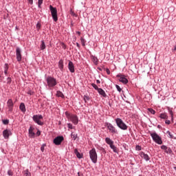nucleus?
<instances>
[{
  "label": "nucleus",
  "instance_id": "obj_1",
  "mask_svg": "<svg viewBox=\"0 0 176 176\" xmlns=\"http://www.w3.org/2000/svg\"><path fill=\"white\" fill-rule=\"evenodd\" d=\"M45 80L49 89H53L54 86L57 85V80L54 77L47 76Z\"/></svg>",
  "mask_w": 176,
  "mask_h": 176
},
{
  "label": "nucleus",
  "instance_id": "obj_2",
  "mask_svg": "<svg viewBox=\"0 0 176 176\" xmlns=\"http://www.w3.org/2000/svg\"><path fill=\"white\" fill-rule=\"evenodd\" d=\"M150 135L155 144H158V145H162V144H163L162 137H160L156 132H150Z\"/></svg>",
  "mask_w": 176,
  "mask_h": 176
},
{
  "label": "nucleus",
  "instance_id": "obj_3",
  "mask_svg": "<svg viewBox=\"0 0 176 176\" xmlns=\"http://www.w3.org/2000/svg\"><path fill=\"white\" fill-rule=\"evenodd\" d=\"M89 157L94 164L97 163V159H98V155H97V151H96V148H92L91 150L89 151Z\"/></svg>",
  "mask_w": 176,
  "mask_h": 176
},
{
  "label": "nucleus",
  "instance_id": "obj_4",
  "mask_svg": "<svg viewBox=\"0 0 176 176\" xmlns=\"http://www.w3.org/2000/svg\"><path fill=\"white\" fill-rule=\"evenodd\" d=\"M116 123L121 130H127L128 127L127 125L123 122L121 118H116Z\"/></svg>",
  "mask_w": 176,
  "mask_h": 176
},
{
  "label": "nucleus",
  "instance_id": "obj_5",
  "mask_svg": "<svg viewBox=\"0 0 176 176\" xmlns=\"http://www.w3.org/2000/svg\"><path fill=\"white\" fill-rule=\"evenodd\" d=\"M50 10L51 12V14L52 16V19L54 21H57L58 20V17L57 16V9L53 7L52 5L50 6Z\"/></svg>",
  "mask_w": 176,
  "mask_h": 176
},
{
  "label": "nucleus",
  "instance_id": "obj_6",
  "mask_svg": "<svg viewBox=\"0 0 176 176\" xmlns=\"http://www.w3.org/2000/svg\"><path fill=\"white\" fill-rule=\"evenodd\" d=\"M32 119L35 123L38 124V126H43V122L41 121V119H43L42 115H34L33 116Z\"/></svg>",
  "mask_w": 176,
  "mask_h": 176
},
{
  "label": "nucleus",
  "instance_id": "obj_7",
  "mask_svg": "<svg viewBox=\"0 0 176 176\" xmlns=\"http://www.w3.org/2000/svg\"><path fill=\"white\" fill-rule=\"evenodd\" d=\"M66 115H67L68 119H69V120L71 122H72V123H74V124H78V123L79 122L78 116L74 115V114H68L67 113H66Z\"/></svg>",
  "mask_w": 176,
  "mask_h": 176
},
{
  "label": "nucleus",
  "instance_id": "obj_8",
  "mask_svg": "<svg viewBox=\"0 0 176 176\" xmlns=\"http://www.w3.org/2000/svg\"><path fill=\"white\" fill-rule=\"evenodd\" d=\"M117 78H120L119 80L121 82V83H123L124 85H127L129 83V80L126 78V76L119 74H117Z\"/></svg>",
  "mask_w": 176,
  "mask_h": 176
},
{
  "label": "nucleus",
  "instance_id": "obj_9",
  "mask_svg": "<svg viewBox=\"0 0 176 176\" xmlns=\"http://www.w3.org/2000/svg\"><path fill=\"white\" fill-rule=\"evenodd\" d=\"M107 127L109 129L110 133H112V134H118V130L116 128H115V126H113V125H112V124L107 123Z\"/></svg>",
  "mask_w": 176,
  "mask_h": 176
},
{
  "label": "nucleus",
  "instance_id": "obj_10",
  "mask_svg": "<svg viewBox=\"0 0 176 176\" xmlns=\"http://www.w3.org/2000/svg\"><path fill=\"white\" fill-rule=\"evenodd\" d=\"M16 60L20 63L21 61L22 56H21V49L19 47L16 48Z\"/></svg>",
  "mask_w": 176,
  "mask_h": 176
},
{
  "label": "nucleus",
  "instance_id": "obj_11",
  "mask_svg": "<svg viewBox=\"0 0 176 176\" xmlns=\"http://www.w3.org/2000/svg\"><path fill=\"white\" fill-rule=\"evenodd\" d=\"M63 140H64L63 136H57L54 139L53 142H54V144H55V145H61V143L63 142Z\"/></svg>",
  "mask_w": 176,
  "mask_h": 176
},
{
  "label": "nucleus",
  "instance_id": "obj_12",
  "mask_svg": "<svg viewBox=\"0 0 176 176\" xmlns=\"http://www.w3.org/2000/svg\"><path fill=\"white\" fill-rule=\"evenodd\" d=\"M10 135H12V131L10 129H5L3 131V137L5 140H9Z\"/></svg>",
  "mask_w": 176,
  "mask_h": 176
},
{
  "label": "nucleus",
  "instance_id": "obj_13",
  "mask_svg": "<svg viewBox=\"0 0 176 176\" xmlns=\"http://www.w3.org/2000/svg\"><path fill=\"white\" fill-rule=\"evenodd\" d=\"M7 105L8 107V111L12 112L13 111V100L12 99H9L7 102Z\"/></svg>",
  "mask_w": 176,
  "mask_h": 176
},
{
  "label": "nucleus",
  "instance_id": "obj_14",
  "mask_svg": "<svg viewBox=\"0 0 176 176\" xmlns=\"http://www.w3.org/2000/svg\"><path fill=\"white\" fill-rule=\"evenodd\" d=\"M68 69L72 74L75 72V66L74 65V63H72L71 60L68 63Z\"/></svg>",
  "mask_w": 176,
  "mask_h": 176
},
{
  "label": "nucleus",
  "instance_id": "obj_15",
  "mask_svg": "<svg viewBox=\"0 0 176 176\" xmlns=\"http://www.w3.org/2000/svg\"><path fill=\"white\" fill-rule=\"evenodd\" d=\"M140 157L142 159H144V160H146V162H149V160H151V157H149V155H148V154H145V153H144V152L140 153Z\"/></svg>",
  "mask_w": 176,
  "mask_h": 176
},
{
  "label": "nucleus",
  "instance_id": "obj_16",
  "mask_svg": "<svg viewBox=\"0 0 176 176\" xmlns=\"http://www.w3.org/2000/svg\"><path fill=\"white\" fill-rule=\"evenodd\" d=\"M58 68L62 72L64 71V60L63 59L58 61Z\"/></svg>",
  "mask_w": 176,
  "mask_h": 176
},
{
  "label": "nucleus",
  "instance_id": "obj_17",
  "mask_svg": "<svg viewBox=\"0 0 176 176\" xmlns=\"http://www.w3.org/2000/svg\"><path fill=\"white\" fill-rule=\"evenodd\" d=\"M98 93L100 94V96L104 97V98H107V94L105 93V91H104V89L102 88H99Z\"/></svg>",
  "mask_w": 176,
  "mask_h": 176
},
{
  "label": "nucleus",
  "instance_id": "obj_18",
  "mask_svg": "<svg viewBox=\"0 0 176 176\" xmlns=\"http://www.w3.org/2000/svg\"><path fill=\"white\" fill-rule=\"evenodd\" d=\"M34 129L32 126L29 128V135L30 137L34 138L35 137V133L34 132Z\"/></svg>",
  "mask_w": 176,
  "mask_h": 176
},
{
  "label": "nucleus",
  "instance_id": "obj_19",
  "mask_svg": "<svg viewBox=\"0 0 176 176\" xmlns=\"http://www.w3.org/2000/svg\"><path fill=\"white\" fill-rule=\"evenodd\" d=\"M105 142L107 143V144L109 145V146H111L113 144V141L111 140V138H105Z\"/></svg>",
  "mask_w": 176,
  "mask_h": 176
},
{
  "label": "nucleus",
  "instance_id": "obj_20",
  "mask_svg": "<svg viewBox=\"0 0 176 176\" xmlns=\"http://www.w3.org/2000/svg\"><path fill=\"white\" fill-rule=\"evenodd\" d=\"M19 109L21 111V112H25V104H24V103H21Z\"/></svg>",
  "mask_w": 176,
  "mask_h": 176
},
{
  "label": "nucleus",
  "instance_id": "obj_21",
  "mask_svg": "<svg viewBox=\"0 0 176 176\" xmlns=\"http://www.w3.org/2000/svg\"><path fill=\"white\" fill-rule=\"evenodd\" d=\"M74 153L78 159H82V154L79 153V151L76 148L74 150Z\"/></svg>",
  "mask_w": 176,
  "mask_h": 176
},
{
  "label": "nucleus",
  "instance_id": "obj_22",
  "mask_svg": "<svg viewBox=\"0 0 176 176\" xmlns=\"http://www.w3.org/2000/svg\"><path fill=\"white\" fill-rule=\"evenodd\" d=\"M40 49H41V50H45L46 49V45L45 44L44 41H41V44L40 45Z\"/></svg>",
  "mask_w": 176,
  "mask_h": 176
},
{
  "label": "nucleus",
  "instance_id": "obj_23",
  "mask_svg": "<svg viewBox=\"0 0 176 176\" xmlns=\"http://www.w3.org/2000/svg\"><path fill=\"white\" fill-rule=\"evenodd\" d=\"M166 134L168 135V137L169 138H172L173 140H176V138L174 137V135H173V133H171V132H170V131H166Z\"/></svg>",
  "mask_w": 176,
  "mask_h": 176
},
{
  "label": "nucleus",
  "instance_id": "obj_24",
  "mask_svg": "<svg viewBox=\"0 0 176 176\" xmlns=\"http://www.w3.org/2000/svg\"><path fill=\"white\" fill-rule=\"evenodd\" d=\"M110 148L113 150L114 153H118V148L115 145H113V144L110 146Z\"/></svg>",
  "mask_w": 176,
  "mask_h": 176
},
{
  "label": "nucleus",
  "instance_id": "obj_25",
  "mask_svg": "<svg viewBox=\"0 0 176 176\" xmlns=\"http://www.w3.org/2000/svg\"><path fill=\"white\" fill-rule=\"evenodd\" d=\"M168 111L170 115L171 120H174V113L173 112V110L168 107Z\"/></svg>",
  "mask_w": 176,
  "mask_h": 176
},
{
  "label": "nucleus",
  "instance_id": "obj_26",
  "mask_svg": "<svg viewBox=\"0 0 176 176\" xmlns=\"http://www.w3.org/2000/svg\"><path fill=\"white\" fill-rule=\"evenodd\" d=\"M56 96H57V97H60L61 98H64V94H63V92H61V91H57Z\"/></svg>",
  "mask_w": 176,
  "mask_h": 176
},
{
  "label": "nucleus",
  "instance_id": "obj_27",
  "mask_svg": "<svg viewBox=\"0 0 176 176\" xmlns=\"http://www.w3.org/2000/svg\"><path fill=\"white\" fill-rule=\"evenodd\" d=\"M160 118L161 119H168V116H167V114H166V113H161L160 115Z\"/></svg>",
  "mask_w": 176,
  "mask_h": 176
},
{
  "label": "nucleus",
  "instance_id": "obj_28",
  "mask_svg": "<svg viewBox=\"0 0 176 176\" xmlns=\"http://www.w3.org/2000/svg\"><path fill=\"white\" fill-rule=\"evenodd\" d=\"M71 138H72V140H74V141H75V140L78 138V134H76L75 133L72 132Z\"/></svg>",
  "mask_w": 176,
  "mask_h": 176
},
{
  "label": "nucleus",
  "instance_id": "obj_29",
  "mask_svg": "<svg viewBox=\"0 0 176 176\" xmlns=\"http://www.w3.org/2000/svg\"><path fill=\"white\" fill-rule=\"evenodd\" d=\"M166 153H173V150H171V148L167 147L165 150Z\"/></svg>",
  "mask_w": 176,
  "mask_h": 176
},
{
  "label": "nucleus",
  "instance_id": "obj_30",
  "mask_svg": "<svg viewBox=\"0 0 176 176\" xmlns=\"http://www.w3.org/2000/svg\"><path fill=\"white\" fill-rule=\"evenodd\" d=\"M80 42L82 46H86V40H85V38L81 37Z\"/></svg>",
  "mask_w": 176,
  "mask_h": 176
},
{
  "label": "nucleus",
  "instance_id": "obj_31",
  "mask_svg": "<svg viewBox=\"0 0 176 176\" xmlns=\"http://www.w3.org/2000/svg\"><path fill=\"white\" fill-rule=\"evenodd\" d=\"M93 61H94V63L95 64V65H97V64H98V59L97 58V57H94Z\"/></svg>",
  "mask_w": 176,
  "mask_h": 176
},
{
  "label": "nucleus",
  "instance_id": "obj_32",
  "mask_svg": "<svg viewBox=\"0 0 176 176\" xmlns=\"http://www.w3.org/2000/svg\"><path fill=\"white\" fill-rule=\"evenodd\" d=\"M92 87H94V89H95V90H97V91L100 89V88H98V87L97 86V85L92 83L91 84Z\"/></svg>",
  "mask_w": 176,
  "mask_h": 176
},
{
  "label": "nucleus",
  "instance_id": "obj_33",
  "mask_svg": "<svg viewBox=\"0 0 176 176\" xmlns=\"http://www.w3.org/2000/svg\"><path fill=\"white\" fill-rule=\"evenodd\" d=\"M42 3H43V0H38V8H41Z\"/></svg>",
  "mask_w": 176,
  "mask_h": 176
},
{
  "label": "nucleus",
  "instance_id": "obj_34",
  "mask_svg": "<svg viewBox=\"0 0 176 176\" xmlns=\"http://www.w3.org/2000/svg\"><path fill=\"white\" fill-rule=\"evenodd\" d=\"M4 68H5L4 74H5V75H7V74H8V64H6V65H5Z\"/></svg>",
  "mask_w": 176,
  "mask_h": 176
},
{
  "label": "nucleus",
  "instance_id": "obj_35",
  "mask_svg": "<svg viewBox=\"0 0 176 176\" xmlns=\"http://www.w3.org/2000/svg\"><path fill=\"white\" fill-rule=\"evenodd\" d=\"M2 123L4 124H9V120L6 119V120H2Z\"/></svg>",
  "mask_w": 176,
  "mask_h": 176
},
{
  "label": "nucleus",
  "instance_id": "obj_36",
  "mask_svg": "<svg viewBox=\"0 0 176 176\" xmlns=\"http://www.w3.org/2000/svg\"><path fill=\"white\" fill-rule=\"evenodd\" d=\"M89 100H90V97L85 95L84 96V101H85V102H86V101H89Z\"/></svg>",
  "mask_w": 176,
  "mask_h": 176
},
{
  "label": "nucleus",
  "instance_id": "obj_37",
  "mask_svg": "<svg viewBox=\"0 0 176 176\" xmlns=\"http://www.w3.org/2000/svg\"><path fill=\"white\" fill-rule=\"evenodd\" d=\"M148 111H150L152 115H155V113H156V111H155L153 109H148Z\"/></svg>",
  "mask_w": 176,
  "mask_h": 176
},
{
  "label": "nucleus",
  "instance_id": "obj_38",
  "mask_svg": "<svg viewBox=\"0 0 176 176\" xmlns=\"http://www.w3.org/2000/svg\"><path fill=\"white\" fill-rule=\"evenodd\" d=\"M25 176H31V173H30V171H28V169L25 170Z\"/></svg>",
  "mask_w": 176,
  "mask_h": 176
},
{
  "label": "nucleus",
  "instance_id": "obj_39",
  "mask_svg": "<svg viewBox=\"0 0 176 176\" xmlns=\"http://www.w3.org/2000/svg\"><path fill=\"white\" fill-rule=\"evenodd\" d=\"M116 87L118 90V91H119L120 93V91H122V88H120V86L116 85Z\"/></svg>",
  "mask_w": 176,
  "mask_h": 176
},
{
  "label": "nucleus",
  "instance_id": "obj_40",
  "mask_svg": "<svg viewBox=\"0 0 176 176\" xmlns=\"http://www.w3.org/2000/svg\"><path fill=\"white\" fill-rule=\"evenodd\" d=\"M7 83H8L9 85H10V83H12V78L10 77H8L7 78Z\"/></svg>",
  "mask_w": 176,
  "mask_h": 176
},
{
  "label": "nucleus",
  "instance_id": "obj_41",
  "mask_svg": "<svg viewBox=\"0 0 176 176\" xmlns=\"http://www.w3.org/2000/svg\"><path fill=\"white\" fill-rule=\"evenodd\" d=\"M67 126H68V129H70L71 130H72V129H74V126H72V124H71V123L67 124Z\"/></svg>",
  "mask_w": 176,
  "mask_h": 176
},
{
  "label": "nucleus",
  "instance_id": "obj_42",
  "mask_svg": "<svg viewBox=\"0 0 176 176\" xmlns=\"http://www.w3.org/2000/svg\"><path fill=\"white\" fill-rule=\"evenodd\" d=\"M8 175H10V176L13 175V172L12 171V170H8Z\"/></svg>",
  "mask_w": 176,
  "mask_h": 176
},
{
  "label": "nucleus",
  "instance_id": "obj_43",
  "mask_svg": "<svg viewBox=\"0 0 176 176\" xmlns=\"http://www.w3.org/2000/svg\"><path fill=\"white\" fill-rule=\"evenodd\" d=\"M161 149H162L163 151H166V149H167V146L166 145L161 146Z\"/></svg>",
  "mask_w": 176,
  "mask_h": 176
},
{
  "label": "nucleus",
  "instance_id": "obj_44",
  "mask_svg": "<svg viewBox=\"0 0 176 176\" xmlns=\"http://www.w3.org/2000/svg\"><path fill=\"white\" fill-rule=\"evenodd\" d=\"M106 72L107 75H111V71L109 70V69H106Z\"/></svg>",
  "mask_w": 176,
  "mask_h": 176
},
{
  "label": "nucleus",
  "instance_id": "obj_45",
  "mask_svg": "<svg viewBox=\"0 0 176 176\" xmlns=\"http://www.w3.org/2000/svg\"><path fill=\"white\" fill-rule=\"evenodd\" d=\"M165 123H166V124H170L171 123V121H170V120H166L165 121Z\"/></svg>",
  "mask_w": 176,
  "mask_h": 176
},
{
  "label": "nucleus",
  "instance_id": "obj_46",
  "mask_svg": "<svg viewBox=\"0 0 176 176\" xmlns=\"http://www.w3.org/2000/svg\"><path fill=\"white\" fill-rule=\"evenodd\" d=\"M28 1L30 5H32L34 3V0H28Z\"/></svg>",
  "mask_w": 176,
  "mask_h": 176
},
{
  "label": "nucleus",
  "instance_id": "obj_47",
  "mask_svg": "<svg viewBox=\"0 0 176 176\" xmlns=\"http://www.w3.org/2000/svg\"><path fill=\"white\" fill-rule=\"evenodd\" d=\"M137 151H141V146H136Z\"/></svg>",
  "mask_w": 176,
  "mask_h": 176
},
{
  "label": "nucleus",
  "instance_id": "obj_48",
  "mask_svg": "<svg viewBox=\"0 0 176 176\" xmlns=\"http://www.w3.org/2000/svg\"><path fill=\"white\" fill-rule=\"evenodd\" d=\"M76 45L77 47H78V49L80 48V45L79 44V43H76Z\"/></svg>",
  "mask_w": 176,
  "mask_h": 176
},
{
  "label": "nucleus",
  "instance_id": "obj_49",
  "mask_svg": "<svg viewBox=\"0 0 176 176\" xmlns=\"http://www.w3.org/2000/svg\"><path fill=\"white\" fill-rule=\"evenodd\" d=\"M36 134L37 135H41V131L38 130Z\"/></svg>",
  "mask_w": 176,
  "mask_h": 176
},
{
  "label": "nucleus",
  "instance_id": "obj_50",
  "mask_svg": "<svg viewBox=\"0 0 176 176\" xmlns=\"http://www.w3.org/2000/svg\"><path fill=\"white\" fill-rule=\"evenodd\" d=\"M41 150L42 152H43V151H45V147L43 146H42L41 147Z\"/></svg>",
  "mask_w": 176,
  "mask_h": 176
},
{
  "label": "nucleus",
  "instance_id": "obj_51",
  "mask_svg": "<svg viewBox=\"0 0 176 176\" xmlns=\"http://www.w3.org/2000/svg\"><path fill=\"white\" fill-rule=\"evenodd\" d=\"M96 83L100 84L101 83V81H100V80H96Z\"/></svg>",
  "mask_w": 176,
  "mask_h": 176
},
{
  "label": "nucleus",
  "instance_id": "obj_52",
  "mask_svg": "<svg viewBox=\"0 0 176 176\" xmlns=\"http://www.w3.org/2000/svg\"><path fill=\"white\" fill-rule=\"evenodd\" d=\"M157 128H158V129H162V126L157 125Z\"/></svg>",
  "mask_w": 176,
  "mask_h": 176
},
{
  "label": "nucleus",
  "instance_id": "obj_53",
  "mask_svg": "<svg viewBox=\"0 0 176 176\" xmlns=\"http://www.w3.org/2000/svg\"><path fill=\"white\" fill-rule=\"evenodd\" d=\"M173 50L175 52L176 51V45L175 46Z\"/></svg>",
  "mask_w": 176,
  "mask_h": 176
},
{
  "label": "nucleus",
  "instance_id": "obj_54",
  "mask_svg": "<svg viewBox=\"0 0 176 176\" xmlns=\"http://www.w3.org/2000/svg\"><path fill=\"white\" fill-rule=\"evenodd\" d=\"M77 33L78 34V35H80V32H77Z\"/></svg>",
  "mask_w": 176,
  "mask_h": 176
},
{
  "label": "nucleus",
  "instance_id": "obj_55",
  "mask_svg": "<svg viewBox=\"0 0 176 176\" xmlns=\"http://www.w3.org/2000/svg\"><path fill=\"white\" fill-rule=\"evenodd\" d=\"M78 176H80V173L79 172L78 173Z\"/></svg>",
  "mask_w": 176,
  "mask_h": 176
},
{
  "label": "nucleus",
  "instance_id": "obj_56",
  "mask_svg": "<svg viewBox=\"0 0 176 176\" xmlns=\"http://www.w3.org/2000/svg\"><path fill=\"white\" fill-rule=\"evenodd\" d=\"M173 168H174V170H175V171H176V166H174Z\"/></svg>",
  "mask_w": 176,
  "mask_h": 176
},
{
  "label": "nucleus",
  "instance_id": "obj_57",
  "mask_svg": "<svg viewBox=\"0 0 176 176\" xmlns=\"http://www.w3.org/2000/svg\"><path fill=\"white\" fill-rule=\"evenodd\" d=\"M98 69H99V71H101V68L98 67Z\"/></svg>",
  "mask_w": 176,
  "mask_h": 176
},
{
  "label": "nucleus",
  "instance_id": "obj_58",
  "mask_svg": "<svg viewBox=\"0 0 176 176\" xmlns=\"http://www.w3.org/2000/svg\"><path fill=\"white\" fill-rule=\"evenodd\" d=\"M0 111H1V108H0Z\"/></svg>",
  "mask_w": 176,
  "mask_h": 176
}]
</instances>
